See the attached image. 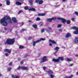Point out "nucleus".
Returning a JSON list of instances; mask_svg holds the SVG:
<instances>
[{
  "mask_svg": "<svg viewBox=\"0 0 78 78\" xmlns=\"http://www.w3.org/2000/svg\"><path fill=\"white\" fill-rule=\"evenodd\" d=\"M16 5H22V3L17 1L16 3Z\"/></svg>",
  "mask_w": 78,
  "mask_h": 78,
  "instance_id": "19",
  "label": "nucleus"
},
{
  "mask_svg": "<svg viewBox=\"0 0 78 78\" xmlns=\"http://www.w3.org/2000/svg\"><path fill=\"white\" fill-rule=\"evenodd\" d=\"M48 73L50 76V77L49 78H55V76L53 75V72H52V71L49 70L48 72Z\"/></svg>",
  "mask_w": 78,
  "mask_h": 78,
  "instance_id": "3",
  "label": "nucleus"
},
{
  "mask_svg": "<svg viewBox=\"0 0 78 78\" xmlns=\"http://www.w3.org/2000/svg\"><path fill=\"white\" fill-rule=\"evenodd\" d=\"M43 3V1L42 0H40V1H39V5H41V4H42Z\"/></svg>",
  "mask_w": 78,
  "mask_h": 78,
  "instance_id": "26",
  "label": "nucleus"
},
{
  "mask_svg": "<svg viewBox=\"0 0 78 78\" xmlns=\"http://www.w3.org/2000/svg\"><path fill=\"white\" fill-rule=\"evenodd\" d=\"M2 6V4H0V6Z\"/></svg>",
  "mask_w": 78,
  "mask_h": 78,
  "instance_id": "62",
  "label": "nucleus"
},
{
  "mask_svg": "<svg viewBox=\"0 0 78 78\" xmlns=\"http://www.w3.org/2000/svg\"><path fill=\"white\" fill-rule=\"evenodd\" d=\"M30 5L31 6H32L33 5V2H30Z\"/></svg>",
  "mask_w": 78,
  "mask_h": 78,
  "instance_id": "52",
  "label": "nucleus"
},
{
  "mask_svg": "<svg viewBox=\"0 0 78 78\" xmlns=\"http://www.w3.org/2000/svg\"><path fill=\"white\" fill-rule=\"evenodd\" d=\"M6 3H7V5H10V2L9 1L7 0Z\"/></svg>",
  "mask_w": 78,
  "mask_h": 78,
  "instance_id": "24",
  "label": "nucleus"
},
{
  "mask_svg": "<svg viewBox=\"0 0 78 78\" xmlns=\"http://www.w3.org/2000/svg\"><path fill=\"white\" fill-rule=\"evenodd\" d=\"M57 19H58V20H62V18H58Z\"/></svg>",
  "mask_w": 78,
  "mask_h": 78,
  "instance_id": "39",
  "label": "nucleus"
},
{
  "mask_svg": "<svg viewBox=\"0 0 78 78\" xmlns=\"http://www.w3.org/2000/svg\"><path fill=\"white\" fill-rule=\"evenodd\" d=\"M5 55L6 56H9V54H8V53H6L5 54Z\"/></svg>",
  "mask_w": 78,
  "mask_h": 78,
  "instance_id": "46",
  "label": "nucleus"
},
{
  "mask_svg": "<svg viewBox=\"0 0 78 78\" xmlns=\"http://www.w3.org/2000/svg\"><path fill=\"white\" fill-rule=\"evenodd\" d=\"M66 22L67 24H70V21L69 20L66 21Z\"/></svg>",
  "mask_w": 78,
  "mask_h": 78,
  "instance_id": "28",
  "label": "nucleus"
},
{
  "mask_svg": "<svg viewBox=\"0 0 78 78\" xmlns=\"http://www.w3.org/2000/svg\"><path fill=\"white\" fill-rule=\"evenodd\" d=\"M28 22H32V20H29V21H28Z\"/></svg>",
  "mask_w": 78,
  "mask_h": 78,
  "instance_id": "58",
  "label": "nucleus"
},
{
  "mask_svg": "<svg viewBox=\"0 0 78 78\" xmlns=\"http://www.w3.org/2000/svg\"><path fill=\"white\" fill-rule=\"evenodd\" d=\"M7 20H9V23L11 24L12 23V21L10 17L8 16H6L4 18L1 19L0 21L1 24L3 26H7L8 23L6 22Z\"/></svg>",
  "mask_w": 78,
  "mask_h": 78,
  "instance_id": "1",
  "label": "nucleus"
},
{
  "mask_svg": "<svg viewBox=\"0 0 78 78\" xmlns=\"http://www.w3.org/2000/svg\"><path fill=\"white\" fill-rule=\"evenodd\" d=\"M62 2H65L66 1H67V0H62Z\"/></svg>",
  "mask_w": 78,
  "mask_h": 78,
  "instance_id": "57",
  "label": "nucleus"
},
{
  "mask_svg": "<svg viewBox=\"0 0 78 78\" xmlns=\"http://www.w3.org/2000/svg\"><path fill=\"white\" fill-rule=\"evenodd\" d=\"M21 67H22V66H20V67H18V68H17V70H19L20 69H21Z\"/></svg>",
  "mask_w": 78,
  "mask_h": 78,
  "instance_id": "36",
  "label": "nucleus"
},
{
  "mask_svg": "<svg viewBox=\"0 0 78 78\" xmlns=\"http://www.w3.org/2000/svg\"><path fill=\"white\" fill-rule=\"evenodd\" d=\"M39 2V0H35L36 3H38Z\"/></svg>",
  "mask_w": 78,
  "mask_h": 78,
  "instance_id": "43",
  "label": "nucleus"
},
{
  "mask_svg": "<svg viewBox=\"0 0 78 78\" xmlns=\"http://www.w3.org/2000/svg\"><path fill=\"white\" fill-rule=\"evenodd\" d=\"M61 27V24H59L57 26V27L58 28H59Z\"/></svg>",
  "mask_w": 78,
  "mask_h": 78,
  "instance_id": "34",
  "label": "nucleus"
},
{
  "mask_svg": "<svg viewBox=\"0 0 78 78\" xmlns=\"http://www.w3.org/2000/svg\"><path fill=\"white\" fill-rule=\"evenodd\" d=\"M49 41L50 42H51L52 44H56V42L54 41L49 40Z\"/></svg>",
  "mask_w": 78,
  "mask_h": 78,
  "instance_id": "13",
  "label": "nucleus"
},
{
  "mask_svg": "<svg viewBox=\"0 0 78 78\" xmlns=\"http://www.w3.org/2000/svg\"><path fill=\"white\" fill-rule=\"evenodd\" d=\"M56 18L55 17H53L51 18H49L47 20V22H51L53 20H55Z\"/></svg>",
  "mask_w": 78,
  "mask_h": 78,
  "instance_id": "6",
  "label": "nucleus"
},
{
  "mask_svg": "<svg viewBox=\"0 0 78 78\" xmlns=\"http://www.w3.org/2000/svg\"><path fill=\"white\" fill-rule=\"evenodd\" d=\"M12 69L11 68H9L7 69V70L8 71H10V70H11Z\"/></svg>",
  "mask_w": 78,
  "mask_h": 78,
  "instance_id": "33",
  "label": "nucleus"
},
{
  "mask_svg": "<svg viewBox=\"0 0 78 78\" xmlns=\"http://www.w3.org/2000/svg\"><path fill=\"white\" fill-rule=\"evenodd\" d=\"M47 61H48V59L47 58V57L44 56L43 57L42 59H41V63H43V62H44Z\"/></svg>",
  "mask_w": 78,
  "mask_h": 78,
  "instance_id": "5",
  "label": "nucleus"
},
{
  "mask_svg": "<svg viewBox=\"0 0 78 78\" xmlns=\"http://www.w3.org/2000/svg\"><path fill=\"white\" fill-rule=\"evenodd\" d=\"M23 12V11L22 10H20L19 11L18 14H20L21 12Z\"/></svg>",
  "mask_w": 78,
  "mask_h": 78,
  "instance_id": "32",
  "label": "nucleus"
},
{
  "mask_svg": "<svg viewBox=\"0 0 78 78\" xmlns=\"http://www.w3.org/2000/svg\"><path fill=\"white\" fill-rule=\"evenodd\" d=\"M36 21H39V20H41V19H40V18H39V17H37L36 19Z\"/></svg>",
  "mask_w": 78,
  "mask_h": 78,
  "instance_id": "27",
  "label": "nucleus"
},
{
  "mask_svg": "<svg viewBox=\"0 0 78 78\" xmlns=\"http://www.w3.org/2000/svg\"><path fill=\"white\" fill-rule=\"evenodd\" d=\"M45 13H43V14H41V13H38V16H44L45 15Z\"/></svg>",
  "mask_w": 78,
  "mask_h": 78,
  "instance_id": "17",
  "label": "nucleus"
},
{
  "mask_svg": "<svg viewBox=\"0 0 78 78\" xmlns=\"http://www.w3.org/2000/svg\"><path fill=\"white\" fill-rule=\"evenodd\" d=\"M75 14L76 15V16H78V12H75Z\"/></svg>",
  "mask_w": 78,
  "mask_h": 78,
  "instance_id": "30",
  "label": "nucleus"
},
{
  "mask_svg": "<svg viewBox=\"0 0 78 78\" xmlns=\"http://www.w3.org/2000/svg\"><path fill=\"white\" fill-rule=\"evenodd\" d=\"M59 31L60 32H62V30L61 29H60L59 30Z\"/></svg>",
  "mask_w": 78,
  "mask_h": 78,
  "instance_id": "45",
  "label": "nucleus"
},
{
  "mask_svg": "<svg viewBox=\"0 0 78 78\" xmlns=\"http://www.w3.org/2000/svg\"><path fill=\"white\" fill-rule=\"evenodd\" d=\"M12 77V78H20V76H14L13 75H12L11 76Z\"/></svg>",
  "mask_w": 78,
  "mask_h": 78,
  "instance_id": "10",
  "label": "nucleus"
},
{
  "mask_svg": "<svg viewBox=\"0 0 78 78\" xmlns=\"http://www.w3.org/2000/svg\"><path fill=\"white\" fill-rule=\"evenodd\" d=\"M67 61H68V62H70V61H72V60L70 58H67Z\"/></svg>",
  "mask_w": 78,
  "mask_h": 78,
  "instance_id": "31",
  "label": "nucleus"
},
{
  "mask_svg": "<svg viewBox=\"0 0 78 78\" xmlns=\"http://www.w3.org/2000/svg\"><path fill=\"white\" fill-rule=\"evenodd\" d=\"M28 56H29L28 55H25L24 57L25 58H26V57H27Z\"/></svg>",
  "mask_w": 78,
  "mask_h": 78,
  "instance_id": "48",
  "label": "nucleus"
},
{
  "mask_svg": "<svg viewBox=\"0 0 78 78\" xmlns=\"http://www.w3.org/2000/svg\"><path fill=\"white\" fill-rule=\"evenodd\" d=\"M23 46H19V48H23Z\"/></svg>",
  "mask_w": 78,
  "mask_h": 78,
  "instance_id": "38",
  "label": "nucleus"
},
{
  "mask_svg": "<svg viewBox=\"0 0 78 78\" xmlns=\"http://www.w3.org/2000/svg\"><path fill=\"white\" fill-rule=\"evenodd\" d=\"M38 42H39V41L38 40H37L36 41H33V46L34 47L36 45V44L37 43H38Z\"/></svg>",
  "mask_w": 78,
  "mask_h": 78,
  "instance_id": "9",
  "label": "nucleus"
},
{
  "mask_svg": "<svg viewBox=\"0 0 78 78\" xmlns=\"http://www.w3.org/2000/svg\"><path fill=\"white\" fill-rule=\"evenodd\" d=\"M20 64H23V60H22L20 62Z\"/></svg>",
  "mask_w": 78,
  "mask_h": 78,
  "instance_id": "40",
  "label": "nucleus"
},
{
  "mask_svg": "<svg viewBox=\"0 0 78 78\" xmlns=\"http://www.w3.org/2000/svg\"><path fill=\"white\" fill-rule=\"evenodd\" d=\"M62 48H64V49L66 48V47H62Z\"/></svg>",
  "mask_w": 78,
  "mask_h": 78,
  "instance_id": "60",
  "label": "nucleus"
},
{
  "mask_svg": "<svg viewBox=\"0 0 78 78\" xmlns=\"http://www.w3.org/2000/svg\"><path fill=\"white\" fill-rule=\"evenodd\" d=\"M28 9V7H24V9L25 10H27Z\"/></svg>",
  "mask_w": 78,
  "mask_h": 78,
  "instance_id": "35",
  "label": "nucleus"
},
{
  "mask_svg": "<svg viewBox=\"0 0 78 78\" xmlns=\"http://www.w3.org/2000/svg\"><path fill=\"white\" fill-rule=\"evenodd\" d=\"M33 0H29L30 3H33Z\"/></svg>",
  "mask_w": 78,
  "mask_h": 78,
  "instance_id": "42",
  "label": "nucleus"
},
{
  "mask_svg": "<svg viewBox=\"0 0 78 78\" xmlns=\"http://www.w3.org/2000/svg\"><path fill=\"white\" fill-rule=\"evenodd\" d=\"M62 22L63 23H66V20L63 18H62Z\"/></svg>",
  "mask_w": 78,
  "mask_h": 78,
  "instance_id": "23",
  "label": "nucleus"
},
{
  "mask_svg": "<svg viewBox=\"0 0 78 78\" xmlns=\"http://www.w3.org/2000/svg\"><path fill=\"white\" fill-rule=\"evenodd\" d=\"M53 61H54V62H59V60L58 58V59H53L52 60Z\"/></svg>",
  "mask_w": 78,
  "mask_h": 78,
  "instance_id": "18",
  "label": "nucleus"
},
{
  "mask_svg": "<svg viewBox=\"0 0 78 78\" xmlns=\"http://www.w3.org/2000/svg\"><path fill=\"white\" fill-rule=\"evenodd\" d=\"M31 39V37H29V38H28V40H30Z\"/></svg>",
  "mask_w": 78,
  "mask_h": 78,
  "instance_id": "55",
  "label": "nucleus"
},
{
  "mask_svg": "<svg viewBox=\"0 0 78 78\" xmlns=\"http://www.w3.org/2000/svg\"><path fill=\"white\" fill-rule=\"evenodd\" d=\"M43 69H44V70L46 69V67H43Z\"/></svg>",
  "mask_w": 78,
  "mask_h": 78,
  "instance_id": "51",
  "label": "nucleus"
},
{
  "mask_svg": "<svg viewBox=\"0 0 78 78\" xmlns=\"http://www.w3.org/2000/svg\"><path fill=\"white\" fill-rule=\"evenodd\" d=\"M59 47H56L55 49V50H56V52H58V51H59V50H59Z\"/></svg>",
  "mask_w": 78,
  "mask_h": 78,
  "instance_id": "16",
  "label": "nucleus"
},
{
  "mask_svg": "<svg viewBox=\"0 0 78 78\" xmlns=\"http://www.w3.org/2000/svg\"><path fill=\"white\" fill-rule=\"evenodd\" d=\"M58 60H59V61H60V60H61V61H63V60H64V58H63V57H59L58 58Z\"/></svg>",
  "mask_w": 78,
  "mask_h": 78,
  "instance_id": "20",
  "label": "nucleus"
},
{
  "mask_svg": "<svg viewBox=\"0 0 78 78\" xmlns=\"http://www.w3.org/2000/svg\"><path fill=\"white\" fill-rule=\"evenodd\" d=\"M72 29L76 30V31L73 32L74 34H78V28L76 27H72Z\"/></svg>",
  "mask_w": 78,
  "mask_h": 78,
  "instance_id": "4",
  "label": "nucleus"
},
{
  "mask_svg": "<svg viewBox=\"0 0 78 78\" xmlns=\"http://www.w3.org/2000/svg\"><path fill=\"white\" fill-rule=\"evenodd\" d=\"M76 57H78V55H76Z\"/></svg>",
  "mask_w": 78,
  "mask_h": 78,
  "instance_id": "61",
  "label": "nucleus"
},
{
  "mask_svg": "<svg viewBox=\"0 0 78 78\" xmlns=\"http://www.w3.org/2000/svg\"><path fill=\"white\" fill-rule=\"evenodd\" d=\"M15 42L14 39H7L6 41L4 42L5 44H9V45H11L13 44Z\"/></svg>",
  "mask_w": 78,
  "mask_h": 78,
  "instance_id": "2",
  "label": "nucleus"
},
{
  "mask_svg": "<svg viewBox=\"0 0 78 78\" xmlns=\"http://www.w3.org/2000/svg\"><path fill=\"white\" fill-rule=\"evenodd\" d=\"M23 24H24L23 23H21V24L22 25H23Z\"/></svg>",
  "mask_w": 78,
  "mask_h": 78,
  "instance_id": "59",
  "label": "nucleus"
},
{
  "mask_svg": "<svg viewBox=\"0 0 78 78\" xmlns=\"http://www.w3.org/2000/svg\"><path fill=\"white\" fill-rule=\"evenodd\" d=\"M12 21L13 23H17V20H16V18L15 17H13L12 18Z\"/></svg>",
  "mask_w": 78,
  "mask_h": 78,
  "instance_id": "7",
  "label": "nucleus"
},
{
  "mask_svg": "<svg viewBox=\"0 0 78 78\" xmlns=\"http://www.w3.org/2000/svg\"><path fill=\"white\" fill-rule=\"evenodd\" d=\"M45 38H41L40 40H38V42H41L42 41H45Z\"/></svg>",
  "mask_w": 78,
  "mask_h": 78,
  "instance_id": "22",
  "label": "nucleus"
},
{
  "mask_svg": "<svg viewBox=\"0 0 78 78\" xmlns=\"http://www.w3.org/2000/svg\"><path fill=\"white\" fill-rule=\"evenodd\" d=\"M66 78H70V77H66Z\"/></svg>",
  "mask_w": 78,
  "mask_h": 78,
  "instance_id": "64",
  "label": "nucleus"
},
{
  "mask_svg": "<svg viewBox=\"0 0 78 78\" xmlns=\"http://www.w3.org/2000/svg\"><path fill=\"white\" fill-rule=\"evenodd\" d=\"M25 29H23L21 31V32H23L24 31H25Z\"/></svg>",
  "mask_w": 78,
  "mask_h": 78,
  "instance_id": "37",
  "label": "nucleus"
},
{
  "mask_svg": "<svg viewBox=\"0 0 78 78\" xmlns=\"http://www.w3.org/2000/svg\"><path fill=\"white\" fill-rule=\"evenodd\" d=\"M73 64H72L70 65H69V66L70 67H71L72 66H73Z\"/></svg>",
  "mask_w": 78,
  "mask_h": 78,
  "instance_id": "54",
  "label": "nucleus"
},
{
  "mask_svg": "<svg viewBox=\"0 0 78 78\" xmlns=\"http://www.w3.org/2000/svg\"><path fill=\"white\" fill-rule=\"evenodd\" d=\"M12 64V62H10L9 64V66H11Z\"/></svg>",
  "mask_w": 78,
  "mask_h": 78,
  "instance_id": "41",
  "label": "nucleus"
},
{
  "mask_svg": "<svg viewBox=\"0 0 78 78\" xmlns=\"http://www.w3.org/2000/svg\"><path fill=\"white\" fill-rule=\"evenodd\" d=\"M29 11H36V9H35L34 8H32L29 9Z\"/></svg>",
  "mask_w": 78,
  "mask_h": 78,
  "instance_id": "25",
  "label": "nucleus"
},
{
  "mask_svg": "<svg viewBox=\"0 0 78 78\" xmlns=\"http://www.w3.org/2000/svg\"><path fill=\"white\" fill-rule=\"evenodd\" d=\"M74 42L75 43H78V38L76 37L74 40Z\"/></svg>",
  "mask_w": 78,
  "mask_h": 78,
  "instance_id": "15",
  "label": "nucleus"
},
{
  "mask_svg": "<svg viewBox=\"0 0 78 78\" xmlns=\"http://www.w3.org/2000/svg\"><path fill=\"white\" fill-rule=\"evenodd\" d=\"M71 20L72 21H75V18H72Z\"/></svg>",
  "mask_w": 78,
  "mask_h": 78,
  "instance_id": "47",
  "label": "nucleus"
},
{
  "mask_svg": "<svg viewBox=\"0 0 78 78\" xmlns=\"http://www.w3.org/2000/svg\"><path fill=\"white\" fill-rule=\"evenodd\" d=\"M44 31H45V30L44 29H42L41 30V33H43V32H44Z\"/></svg>",
  "mask_w": 78,
  "mask_h": 78,
  "instance_id": "29",
  "label": "nucleus"
},
{
  "mask_svg": "<svg viewBox=\"0 0 78 78\" xmlns=\"http://www.w3.org/2000/svg\"><path fill=\"white\" fill-rule=\"evenodd\" d=\"M72 76H73V75H71L70 76H69V77L70 78H71L72 77Z\"/></svg>",
  "mask_w": 78,
  "mask_h": 78,
  "instance_id": "56",
  "label": "nucleus"
},
{
  "mask_svg": "<svg viewBox=\"0 0 78 78\" xmlns=\"http://www.w3.org/2000/svg\"><path fill=\"white\" fill-rule=\"evenodd\" d=\"M4 30L5 31H6L7 30V28L5 27L4 28Z\"/></svg>",
  "mask_w": 78,
  "mask_h": 78,
  "instance_id": "53",
  "label": "nucleus"
},
{
  "mask_svg": "<svg viewBox=\"0 0 78 78\" xmlns=\"http://www.w3.org/2000/svg\"><path fill=\"white\" fill-rule=\"evenodd\" d=\"M48 29L49 30H51L52 29V28L50 27H48V28H46L45 29L46 31H47V32L48 33H50V31H49V30H48Z\"/></svg>",
  "mask_w": 78,
  "mask_h": 78,
  "instance_id": "8",
  "label": "nucleus"
},
{
  "mask_svg": "<svg viewBox=\"0 0 78 78\" xmlns=\"http://www.w3.org/2000/svg\"><path fill=\"white\" fill-rule=\"evenodd\" d=\"M17 59L18 61H20V60H21V58H18Z\"/></svg>",
  "mask_w": 78,
  "mask_h": 78,
  "instance_id": "50",
  "label": "nucleus"
},
{
  "mask_svg": "<svg viewBox=\"0 0 78 78\" xmlns=\"http://www.w3.org/2000/svg\"><path fill=\"white\" fill-rule=\"evenodd\" d=\"M21 69H23L24 70H27V69H28V68L25 67L21 66Z\"/></svg>",
  "mask_w": 78,
  "mask_h": 78,
  "instance_id": "21",
  "label": "nucleus"
},
{
  "mask_svg": "<svg viewBox=\"0 0 78 78\" xmlns=\"http://www.w3.org/2000/svg\"><path fill=\"white\" fill-rule=\"evenodd\" d=\"M5 51H6V52H7V53H10L11 52V50H9L8 49H5L4 50Z\"/></svg>",
  "mask_w": 78,
  "mask_h": 78,
  "instance_id": "12",
  "label": "nucleus"
},
{
  "mask_svg": "<svg viewBox=\"0 0 78 78\" xmlns=\"http://www.w3.org/2000/svg\"><path fill=\"white\" fill-rule=\"evenodd\" d=\"M41 54L38 53V57H40V56H41Z\"/></svg>",
  "mask_w": 78,
  "mask_h": 78,
  "instance_id": "44",
  "label": "nucleus"
},
{
  "mask_svg": "<svg viewBox=\"0 0 78 78\" xmlns=\"http://www.w3.org/2000/svg\"><path fill=\"white\" fill-rule=\"evenodd\" d=\"M70 36H71V34L70 33H68L66 35L65 37L66 38H68V37H69Z\"/></svg>",
  "mask_w": 78,
  "mask_h": 78,
  "instance_id": "11",
  "label": "nucleus"
},
{
  "mask_svg": "<svg viewBox=\"0 0 78 78\" xmlns=\"http://www.w3.org/2000/svg\"><path fill=\"white\" fill-rule=\"evenodd\" d=\"M49 45L50 46H52V45H53V44L52 43H50Z\"/></svg>",
  "mask_w": 78,
  "mask_h": 78,
  "instance_id": "49",
  "label": "nucleus"
},
{
  "mask_svg": "<svg viewBox=\"0 0 78 78\" xmlns=\"http://www.w3.org/2000/svg\"><path fill=\"white\" fill-rule=\"evenodd\" d=\"M32 27L34 28L35 29L37 30V25L36 24H34L32 25Z\"/></svg>",
  "mask_w": 78,
  "mask_h": 78,
  "instance_id": "14",
  "label": "nucleus"
},
{
  "mask_svg": "<svg viewBox=\"0 0 78 78\" xmlns=\"http://www.w3.org/2000/svg\"><path fill=\"white\" fill-rule=\"evenodd\" d=\"M76 75H78V72H77L76 73Z\"/></svg>",
  "mask_w": 78,
  "mask_h": 78,
  "instance_id": "63",
  "label": "nucleus"
}]
</instances>
